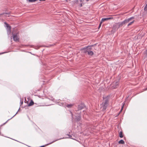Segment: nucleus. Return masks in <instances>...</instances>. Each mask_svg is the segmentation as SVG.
<instances>
[{"instance_id":"nucleus-18","label":"nucleus","mask_w":147,"mask_h":147,"mask_svg":"<svg viewBox=\"0 0 147 147\" xmlns=\"http://www.w3.org/2000/svg\"><path fill=\"white\" fill-rule=\"evenodd\" d=\"M123 103V106L122 107L121 109V110H120V112H119V113L118 114V115H119V114L120 113V112H121L122 111V109H123V107L124 105V104H125V103Z\"/></svg>"},{"instance_id":"nucleus-26","label":"nucleus","mask_w":147,"mask_h":147,"mask_svg":"<svg viewBox=\"0 0 147 147\" xmlns=\"http://www.w3.org/2000/svg\"><path fill=\"white\" fill-rule=\"evenodd\" d=\"M44 146H45L44 145H43V146H41V147H44Z\"/></svg>"},{"instance_id":"nucleus-24","label":"nucleus","mask_w":147,"mask_h":147,"mask_svg":"<svg viewBox=\"0 0 147 147\" xmlns=\"http://www.w3.org/2000/svg\"><path fill=\"white\" fill-rule=\"evenodd\" d=\"M145 54H146V56H147V49L146 50V51H145Z\"/></svg>"},{"instance_id":"nucleus-13","label":"nucleus","mask_w":147,"mask_h":147,"mask_svg":"<svg viewBox=\"0 0 147 147\" xmlns=\"http://www.w3.org/2000/svg\"><path fill=\"white\" fill-rule=\"evenodd\" d=\"M33 104H34V102L32 100H31V101L28 104V106H31L33 105Z\"/></svg>"},{"instance_id":"nucleus-17","label":"nucleus","mask_w":147,"mask_h":147,"mask_svg":"<svg viewBox=\"0 0 147 147\" xmlns=\"http://www.w3.org/2000/svg\"><path fill=\"white\" fill-rule=\"evenodd\" d=\"M134 18V17H131L127 19L129 20V21L130 22L131 20L133 19Z\"/></svg>"},{"instance_id":"nucleus-15","label":"nucleus","mask_w":147,"mask_h":147,"mask_svg":"<svg viewBox=\"0 0 147 147\" xmlns=\"http://www.w3.org/2000/svg\"><path fill=\"white\" fill-rule=\"evenodd\" d=\"M119 137L121 138H122L123 137V136L122 134V131H120L119 133Z\"/></svg>"},{"instance_id":"nucleus-19","label":"nucleus","mask_w":147,"mask_h":147,"mask_svg":"<svg viewBox=\"0 0 147 147\" xmlns=\"http://www.w3.org/2000/svg\"><path fill=\"white\" fill-rule=\"evenodd\" d=\"M73 106V105L71 104H69L67 105H66V107H67L69 108L71 107H72Z\"/></svg>"},{"instance_id":"nucleus-11","label":"nucleus","mask_w":147,"mask_h":147,"mask_svg":"<svg viewBox=\"0 0 147 147\" xmlns=\"http://www.w3.org/2000/svg\"><path fill=\"white\" fill-rule=\"evenodd\" d=\"M60 138V139H58L56 140H54V141H52V142H50V143H49V144H47V145H49V144H51L53 143V142H55V141H57V140H59L61 139H63V138Z\"/></svg>"},{"instance_id":"nucleus-8","label":"nucleus","mask_w":147,"mask_h":147,"mask_svg":"<svg viewBox=\"0 0 147 147\" xmlns=\"http://www.w3.org/2000/svg\"><path fill=\"white\" fill-rule=\"evenodd\" d=\"M112 18H103L102 19L101 21H102V22L108 20H110L111 19H112Z\"/></svg>"},{"instance_id":"nucleus-7","label":"nucleus","mask_w":147,"mask_h":147,"mask_svg":"<svg viewBox=\"0 0 147 147\" xmlns=\"http://www.w3.org/2000/svg\"><path fill=\"white\" fill-rule=\"evenodd\" d=\"M113 87L114 88H116L119 85V82H113Z\"/></svg>"},{"instance_id":"nucleus-1","label":"nucleus","mask_w":147,"mask_h":147,"mask_svg":"<svg viewBox=\"0 0 147 147\" xmlns=\"http://www.w3.org/2000/svg\"><path fill=\"white\" fill-rule=\"evenodd\" d=\"M93 45L88 46L84 48L81 49L82 52L85 54L87 53L89 55L92 56L94 54L93 51H91L92 47Z\"/></svg>"},{"instance_id":"nucleus-20","label":"nucleus","mask_w":147,"mask_h":147,"mask_svg":"<svg viewBox=\"0 0 147 147\" xmlns=\"http://www.w3.org/2000/svg\"><path fill=\"white\" fill-rule=\"evenodd\" d=\"M102 21H101V22H100V24H99V26H98V28H100L101 26V24H102Z\"/></svg>"},{"instance_id":"nucleus-21","label":"nucleus","mask_w":147,"mask_h":147,"mask_svg":"<svg viewBox=\"0 0 147 147\" xmlns=\"http://www.w3.org/2000/svg\"><path fill=\"white\" fill-rule=\"evenodd\" d=\"M18 113V112H16V114L15 115L12 117L11 118H10V119H9L5 123V124L10 119H11L13 117L16 115V114H17V113Z\"/></svg>"},{"instance_id":"nucleus-25","label":"nucleus","mask_w":147,"mask_h":147,"mask_svg":"<svg viewBox=\"0 0 147 147\" xmlns=\"http://www.w3.org/2000/svg\"><path fill=\"white\" fill-rule=\"evenodd\" d=\"M45 0H39L40 1H45Z\"/></svg>"},{"instance_id":"nucleus-23","label":"nucleus","mask_w":147,"mask_h":147,"mask_svg":"<svg viewBox=\"0 0 147 147\" xmlns=\"http://www.w3.org/2000/svg\"><path fill=\"white\" fill-rule=\"evenodd\" d=\"M4 14H9V13H0V16Z\"/></svg>"},{"instance_id":"nucleus-14","label":"nucleus","mask_w":147,"mask_h":147,"mask_svg":"<svg viewBox=\"0 0 147 147\" xmlns=\"http://www.w3.org/2000/svg\"><path fill=\"white\" fill-rule=\"evenodd\" d=\"M67 136V137L66 138H71V139H74L73 138H72L71 137H72V136L71 135H69V134H67V135H66Z\"/></svg>"},{"instance_id":"nucleus-9","label":"nucleus","mask_w":147,"mask_h":147,"mask_svg":"<svg viewBox=\"0 0 147 147\" xmlns=\"http://www.w3.org/2000/svg\"><path fill=\"white\" fill-rule=\"evenodd\" d=\"M81 119V116H79L78 117H76V118H75V120L76 121H80Z\"/></svg>"},{"instance_id":"nucleus-16","label":"nucleus","mask_w":147,"mask_h":147,"mask_svg":"<svg viewBox=\"0 0 147 147\" xmlns=\"http://www.w3.org/2000/svg\"><path fill=\"white\" fill-rule=\"evenodd\" d=\"M135 21L133 20L131 22H130L127 25V26H129L130 25H131L133 23H134V22Z\"/></svg>"},{"instance_id":"nucleus-28","label":"nucleus","mask_w":147,"mask_h":147,"mask_svg":"<svg viewBox=\"0 0 147 147\" xmlns=\"http://www.w3.org/2000/svg\"><path fill=\"white\" fill-rule=\"evenodd\" d=\"M81 5V6H82V4H81V5Z\"/></svg>"},{"instance_id":"nucleus-30","label":"nucleus","mask_w":147,"mask_h":147,"mask_svg":"<svg viewBox=\"0 0 147 147\" xmlns=\"http://www.w3.org/2000/svg\"><path fill=\"white\" fill-rule=\"evenodd\" d=\"M146 89H147V88H146Z\"/></svg>"},{"instance_id":"nucleus-4","label":"nucleus","mask_w":147,"mask_h":147,"mask_svg":"<svg viewBox=\"0 0 147 147\" xmlns=\"http://www.w3.org/2000/svg\"><path fill=\"white\" fill-rule=\"evenodd\" d=\"M18 34L16 33L14 34H13V40L15 41H18L19 38L18 37Z\"/></svg>"},{"instance_id":"nucleus-22","label":"nucleus","mask_w":147,"mask_h":147,"mask_svg":"<svg viewBox=\"0 0 147 147\" xmlns=\"http://www.w3.org/2000/svg\"><path fill=\"white\" fill-rule=\"evenodd\" d=\"M70 113L71 115V116H72V120H73V119H74V118H73V115L72 113V112H70Z\"/></svg>"},{"instance_id":"nucleus-10","label":"nucleus","mask_w":147,"mask_h":147,"mask_svg":"<svg viewBox=\"0 0 147 147\" xmlns=\"http://www.w3.org/2000/svg\"><path fill=\"white\" fill-rule=\"evenodd\" d=\"M123 23L124 24H125L127 23H128L129 22V20L127 19H126L124 20L123 21Z\"/></svg>"},{"instance_id":"nucleus-5","label":"nucleus","mask_w":147,"mask_h":147,"mask_svg":"<svg viewBox=\"0 0 147 147\" xmlns=\"http://www.w3.org/2000/svg\"><path fill=\"white\" fill-rule=\"evenodd\" d=\"M123 23V22H118L117 24L115 25V26H116V28L118 29L120 27L122 26L124 24Z\"/></svg>"},{"instance_id":"nucleus-6","label":"nucleus","mask_w":147,"mask_h":147,"mask_svg":"<svg viewBox=\"0 0 147 147\" xmlns=\"http://www.w3.org/2000/svg\"><path fill=\"white\" fill-rule=\"evenodd\" d=\"M84 105L83 104H80L78 106V110H81L84 108Z\"/></svg>"},{"instance_id":"nucleus-27","label":"nucleus","mask_w":147,"mask_h":147,"mask_svg":"<svg viewBox=\"0 0 147 147\" xmlns=\"http://www.w3.org/2000/svg\"><path fill=\"white\" fill-rule=\"evenodd\" d=\"M23 103V102H21V104H22Z\"/></svg>"},{"instance_id":"nucleus-29","label":"nucleus","mask_w":147,"mask_h":147,"mask_svg":"<svg viewBox=\"0 0 147 147\" xmlns=\"http://www.w3.org/2000/svg\"><path fill=\"white\" fill-rule=\"evenodd\" d=\"M81 5V6H82V4H81V5Z\"/></svg>"},{"instance_id":"nucleus-2","label":"nucleus","mask_w":147,"mask_h":147,"mask_svg":"<svg viewBox=\"0 0 147 147\" xmlns=\"http://www.w3.org/2000/svg\"><path fill=\"white\" fill-rule=\"evenodd\" d=\"M108 100L107 99H104L103 100V102L101 105V108L103 111H105L107 109L108 105Z\"/></svg>"},{"instance_id":"nucleus-12","label":"nucleus","mask_w":147,"mask_h":147,"mask_svg":"<svg viewBox=\"0 0 147 147\" xmlns=\"http://www.w3.org/2000/svg\"><path fill=\"white\" fill-rule=\"evenodd\" d=\"M118 143L119 144H124L125 142L123 140H121L119 141Z\"/></svg>"},{"instance_id":"nucleus-3","label":"nucleus","mask_w":147,"mask_h":147,"mask_svg":"<svg viewBox=\"0 0 147 147\" xmlns=\"http://www.w3.org/2000/svg\"><path fill=\"white\" fill-rule=\"evenodd\" d=\"M4 23L5 25V26L7 27V34L9 35L11 32V27L10 26H9V25L6 22H4Z\"/></svg>"}]
</instances>
